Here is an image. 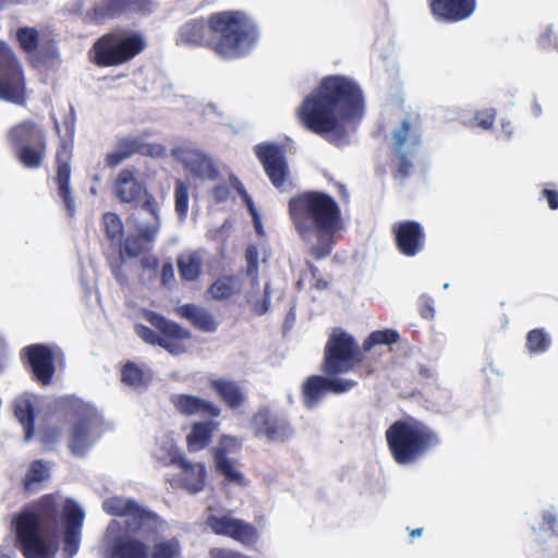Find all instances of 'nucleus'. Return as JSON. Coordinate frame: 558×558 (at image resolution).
<instances>
[{
	"mask_svg": "<svg viewBox=\"0 0 558 558\" xmlns=\"http://www.w3.org/2000/svg\"><path fill=\"white\" fill-rule=\"evenodd\" d=\"M102 225L107 238L111 242L120 241L123 235V223L114 213H106L102 216Z\"/></svg>",
	"mask_w": 558,
	"mask_h": 558,
	"instance_id": "obj_40",
	"label": "nucleus"
},
{
	"mask_svg": "<svg viewBox=\"0 0 558 558\" xmlns=\"http://www.w3.org/2000/svg\"><path fill=\"white\" fill-rule=\"evenodd\" d=\"M433 17L441 23L454 24L468 20L476 10V0H427Z\"/></svg>",
	"mask_w": 558,
	"mask_h": 558,
	"instance_id": "obj_23",
	"label": "nucleus"
},
{
	"mask_svg": "<svg viewBox=\"0 0 558 558\" xmlns=\"http://www.w3.org/2000/svg\"><path fill=\"white\" fill-rule=\"evenodd\" d=\"M144 318L154 327L151 329L142 324L135 326L136 335L145 343L160 347L172 355L187 351L186 343L192 338L189 329L154 311H145Z\"/></svg>",
	"mask_w": 558,
	"mask_h": 558,
	"instance_id": "obj_9",
	"label": "nucleus"
},
{
	"mask_svg": "<svg viewBox=\"0 0 558 558\" xmlns=\"http://www.w3.org/2000/svg\"><path fill=\"white\" fill-rule=\"evenodd\" d=\"M364 96L359 84L343 75L324 77L296 110L299 122L330 144H347L364 116Z\"/></svg>",
	"mask_w": 558,
	"mask_h": 558,
	"instance_id": "obj_1",
	"label": "nucleus"
},
{
	"mask_svg": "<svg viewBox=\"0 0 558 558\" xmlns=\"http://www.w3.org/2000/svg\"><path fill=\"white\" fill-rule=\"evenodd\" d=\"M208 291L215 300L229 299L234 293V278L232 276L219 278L211 283Z\"/></svg>",
	"mask_w": 558,
	"mask_h": 558,
	"instance_id": "obj_41",
	"label": "nucleus"
},
{
	"mask_svg": "<svg viewBox=\"0 0 558 558\" xmlns=\"http://www.w3.org/2000/svg\"><path fill=\"white\" fill-rule=\"evenodd\" d=\"M421 143V134L408 120H403L399 128L392 132V154L395 157V179L408 178L413 168L411 158Z\"/></svg>",
	"mask_w": 558,
	"mask_h": 558,
	"instance_id": "obj_16",
	"label": "nucleus"
},
{
	"mask_svg": "<svg viewBox=\"0 0 558 558\" xmlns=\"http://www.w3.org/2000/svg\"><path fill=\"white\" fill-rule=\"evenodd\" d=\"M177 313L182 318L189 320L194 328L203 332H214L217 330L218 323L213 314L204 307L187 303L179 306Z\"/></svg>",
	"mask_w": 558,
	"mask_h": 558,
	"instance_id": "obj_28",
	"label": "nucleus"
},
{
	"mask_svg": "<svg viewBox=\"0 0 558 558\" xmlns=\"http://www.w3.org/2000/svg\"><path fill=\"white\" fill-rule=\"evenodd\" d=\"M171 462L181 469V483L187 492L196 494L204 489L206 483V468L204 463L189 462L180 453L173 454Z\"/></svg>",
	"mask_w": 558,
	"mask_h": 558,
	"instance_id": "obj_25",
	"label": "nucleus"
},
{
	"mask_svg": "<svg viewBox=\"0 0 558 558\" xmlns=\"http://www.w3.org/2000/svg\"><path fill=\"white\" fill-rule=\"evenodd\" d=\"M395 244L399 253L413 257L425 246V231L423 226L414 220H403L392 226Z\"/></svg>",
	"mask_w": 558,
	"mask_h": 558,
	"instance_id": "obj_22",
	"label": "nucleus"
},
{
	"mask_svg": "<svg viewBox=\"0 0 558 558\" xmlns=\"http://www.w3.org/2000/svg\"><path fill=\"white\" fill-rule=\"evenodd\" d=\"M113 274L119 281L122 282L124 280V276L122 275V271H121V266H117L116 268H113Z\"/></svg>",
	"mask_w": 558,
	"mask_h": 558,
	"instance_id": "obj_58",
	"label": "nucleus"
},
{
	"mask_svg": "<svg viewBox=\"0 0 558 558\" xmlns=\"http://www.w3.org/2000/svg\"><path fill=\"white\" fill-rule=\"evenodd\" d=\"M128 5L129 0H101L88 11V16L94 22L114 19L124 13Z\"/></svg>",
	"mask_w": 558,
	"mask_h": 558,
	"instance_id": "obj_32",
	"label": "nucleus"
},
{
	"mask_svg": "<svg viewBox=\"0 0 558 558\" xmlns=\"http://www.w3.org/2000/svg\"><path fill=\"white\" fill-rule=\"evenodd\" d=\"M544 520L546 521V523L548 524V526L554 530V526H555V523H556V518L555 515L550 514V513H547L545 517H544Z\"/></svg>",
	"mask_w": 558,
	"mask_h": 558,
	"instance_id": "obj_56",
	"label": "nucleus"
},
{
	"mask_svg": "<svg viewBox=\"0 0 558 558\" xmlns=\"http://www.w3.org/2000/svg\"><path fill=\"white\" fill-rule=\"evenodd\" d=\"M146 47V39L140 32L116 27L95 40L88 59L98 68L120 66L132 61Z\"/></svg>",
	"mask_w": 558,
	"mask_h": 558,
	"instance_id": "obj_7",
	"label": "nucleus"
},
{
	"mask_svg": "<svg viewBox=\"0 0 558 558\" xmlns=\"http://www.w3.org/2000/svg\"><path fill=\"white\" fill-rule=\"evenodd\" d=\"M320 369L330 377L350 372L366 377L375 372V365L351 333L342 328H335L325 343Z\"/></svg>",
	"mask_w": 558,
	"mask_h": 558,
	"instance_id": "obj_6",
	"label": "nucleus"
},
{
	"mask_svg": "<svg viewBox=\"0 0 558 558\" xmlns=\"http://www.w3.org/2000/svg\"><path fill=\"white\" fill-rule=\"evenodd\" d=\"M84 512L72 499L46 494L13 519L16 544L25 558H48L52 541L64 530L65 549L77 550Z\"/></svg>",
	"mask_w": 558,
	"mask_h": 558,
	"instance_id": "obj_2",
	"label": "nucleus"
},
{
	"mask_svg": "<svg viewBox=\"0 0 558 558\" xmlns=\"http://www.w3.org/2000/svg\"><path fill=\"white\" fill-rule=\"evenodd\" d=\"M230 185L239 193V195L243 198L245 202L247 208L252 213L253 216H257L254 203L252 201V197L248 195L246 189L244 187L243 183L239 180L238 177L234 174H231L229 178Z\"/></svg>",
	"mask_w": 558,
	"mask_h": 558,
	"instance_id": "obj_46",
	"label": "nucleus"
},
{
	"mask_svg": "<svg viewBox=\"0 0 558 558\" xmlns=\"http://www.w3.org/2000/svg\"><path fill=\"white\" fill-rule=\"evenodd\" d=\"M158 232V226H147L140 230L138 234L129 235L121 245V254L128 257H137L144 251L143 242H150Z\"/></svg>",
	"mask_w": 558,
	"mask_h": 558,
	"instance_id": "obj_31",
	"label": "nucleus"
},
{
	"mask_svg": "<svg viewBox=\"0 0 558 558\" xmlns=\"http://www.w3.org/2000/svg\"><path fill=\"white\" fill-rule=\"evenodd\" d=\"M400 339L399 333L393 329H384L376 330L368 335V337L363 341L362 348L364 354L367 355L368 352L375 347L379 344H393L397 343Z\"/></svg>",
	"mask_w": 558,
	"mask_h": 558,
	"instance_id": "obj_38",
	"label": "nucleus"
},
{
	"mask_svg": "<svg viewBox=\"0 0 558 558\" xmlns=\"http://www.w3.org/2000/svg\"><path fill=\"white\" fill-rule=\"evenodd\" d=\"M143 204L142 208L149 213L154 219L153 226H160V218H159V206L155 197L148 193L147 191L143 194Z\"/></svg>",
	"mask_w": 558,
	"mask_h": 558,
	"instance_id": "obj_45",
	"label": "nucleus"
},
{
	"mask_svg": "<svg viewBox=\"0 0 558 558\" xmlns=\"http://www.w3.org/2000/svg\"><path fill=\"white\" fill-rule=\"evenodd\" d=\"M418 313L424 319H433L435 316L434 300L427 295L422 294L417 301Z\"/></svg>",
	"mask_w": 558,
	"mask_h": 558,
	"instance_id": "obj_47",
	"label": "nucleus"
},
{
	"mask_svg": "<svg viewBox=\"0 0 558 558\" xmlns=\"http://www.w3.org/2000/svg\"><path fill=\"white\" fill-rule=\"evenodd\" d=\"M142 265L144 268H149L151 270H156L159 266V260L156 256H149V257H145L142 260Z\"/></svg>",
	"mask_w": 558,
	"mask_h": 558,
	"instance_id": "obj_54",
	"label": "nucleus"
},
{
	"mask_svg": "<svg viewBox=\"0 0 558 558\" xmlns=\"http://www.w3.org/2000/svg\"><path fill=\"white\" fill-rule=\"evenodd\" d=\"M508 125H510V123L502 124V129L506 130V133L511 134V131H509V126Z\"/></svg>",
	"mask_w": 558,
	"mask_h": 558,
	"instance_id": "obj_62",
	"label": "nucleus"
},
{
	"mask_svg": "<svg viewBox=\"0 0 558 558\" xmlns=\"http://www.w3.org/2000/svg\"><path fill=\"white\" fill-rule=\"evenodd\" d=\"M113 558H148L147 546L136 538H125L114 546Z\"/></svg>",
	"mask_w": 558,
	"mask_h": 558,
	"instance_id": "obj_36",
	"label": "nucleus"
},
{
	"mask_svg": "<svg viewBox=\"0 0 558 558\" xmlns=\"http://www.w3.org/2000/svg\"><path fill=\"white\" fill-rule=\"evenodd\" d=\"M206 525L216 535L232 538L245 546H254L259 538L255 525L232 517L231 512L209 514L206 519Z\"/></svg>",
	"mask_w": 558,
	"mask_h": 558,
	"instance_id": "obj_17",
	"label": "nucleus"
},
{
	"mask_svg": "<svg viewBox=\"0 0 558 558\" xmlns=\"http://www.w3.org/2000/svg\"><path fill=\"white\" fill-rule=\"evenodd\" d=\"M210 389L220 401L231 410L242 408L246 402V395L239 383L226 378H217L209 381Z\"/></svg>",
	"mask_w": 558,
	"mask_h": 558,
	"instance_id": "obj_27",
	"label": "nucleus"
},
{
	"mask_svg": "<svg viewBox=\"0 0 558 558\" xmlns=\"http://www.w3.org/2000/svg\"><path fill=\"white\" fill-rule=\"evenodd\" d=\"M14 415L24 427L25 440H31L35 433V407L29 397H19L13 403Z\"/></svg>",
	"mask_w": 558,
	"mask_h": 558,
	"instance_id": "obj_30",
	"label": "nucleus"
},
{
	"mask_svg": "<svg viewBox=\"0 0 558 558\" xmlns=\"http://www.w3.org/2000/svg\"><path fill=\"white\" fill-rule=\"evenodd\" d=\"M211 194L216 203H223L230 196V187L227 183L217 184L213 187Z\"/></svg>",
	"mask_w": 558,
	"mask_h": 558,
	"instance_id": "obj_50",
	"label": "nucleus"
},
{
	"mask_svg": "<svg viewBox=\"0 0 558 558\" xmlns=\"http://www.w3.org/2000/svg\"><path fill=\"white\" fill-rule=\"evenodd\" d=\"M495 120L496 111L494 109H485L476 112L475 114L476 124L484 130L492 129L495 123Z\"/></svg>",
	"mask_w": 558,
	"mask_h": 558,
	"instance_id": "obj_48",
	"label": "nucleus"
},
{
	"mask_svg": "<svg viewBox=\"0 0 558 558\" xmlns=\"http://www.w3.org/2000/svg\"><path fill=\"white\" fill-rule=\"evenodd\" d=\"M160 280L162 286L168 287L174 281V270L171 263H165L161 267Z\"/></svg>",
	"mask_w": 558,
	"mask_h": 558,
	"instance_id": "obj_51",
	"label": "nucleus"
},
{
	"mask_svg": "<svg viewBox=\"0 0 558 558\" xmlns=\"http://www.w3.org/2000/svg\"><path fill=\"white\" fill-rule=\"evenodd\" d=\"M420 374H421L422 376H424V377H430V376H432L430 371H429V369H427V368H421Z\"/></svg>",
	"mask_w": 558,
	"mask_h": 558,
	"instance_id": "obj_61",
	"label": "nucleus"
},
{
	"mask_svg": "<svg viewBox=\"0 0 558 558\" xmlns=\"http://www.w3.org/2000/svg\"><path fill=\"white\" fill-rule=\"evenodd\" d=\"M508 125H510V123L502 124V129L506 130V133L511 134V131H509V126Z\"/></svg>",
	"mask_w": 558,
	"mask_h": 558,
	"instance_id": "obj_63",
	"label": "nucleus"
},
{
	"mask_svg": "<svg viewBox=\"0 0 558 558\" xmlns=\"http://www.w3.org/2000/svg\"><path fill=\"white\" fill-rule=\"evenodd\" d=\"M258 32L254 22L241 11H222L207 22L192 20L181 26L178 44L207 46L225 59L244 57L255 45Z\"/></svg>",
	"mask_w": 558,
	"mask_h": 558,
	"instance_id": "obj_3",
	"label": "nucleus"
},
{
	"mask_svg": "<svg viewBox=\"0 0 558 558\" xmlns=\"http://www.w3.org/2000/svg\"><path fill=\"white\" fill-rule=\"evenodd\" d=\"M190 183L178 179L174 182V210L180 220H185L189 214Z\"/></svg>",
	"mask_w": 558,
	"mask_h": 558,
	"instance_id": "obj_37",
	"label": "nucleus"
},
{
	"mask_svg": "<svg viewBox=\"0 0 558 558\" xmlns=\"http://www.w3.org/2000/svg\"><path fill=\"white\" fill-rule=\"evenodd\" d=\"M423 533V529L422 527H417V529H414L410 532V536L411 538H414V537H418L421 536Z\"/></svg>",
	"mask_w": 558,
	"mask_h": 558,
	"instance_id": "obj_60",
	"label": "nucleus"
},
{
	"mask_svg": "<svg viewBox=\"0 0 558 558\" xmlns=\"http://www.w3.org/2000/svg\"><path fill=\"white\" fill-rule=\"evenodd\" d=\"M385 436L393 460L401 465L415 463L440 444L430 426L410 415L395 421Z\"/></svg>",
	"mask_w": 558,
	"mask_h": 558,
	"instance_id": "obj_5",
	"label": "nucleus"
},
{
	"mask_svg": "<svg viewBox=\"0 0 558 558\" xmlns=\"http://www.w3.org/2000/svg\"><path fill=\"white\" fill-rule=\"evenodd\" d=\"M9 142L19 161L27 169L41 167L47 154L44 130L33 120L22 121L8 133Z\"/></svg>",
	"mask_w": 558,
	"mask_h": 558,
	"instance_id": "obj_10",
	"label": "nucleus"
},
{
	"mask_svg": "<svg viewBox=\"0 0 558 558\" xmlns=\"http://www.w3.org/2000/svg\"><path fill=\"white\" fill-rule=\"evenodd\" d=\"M138 171L128 167L117 174L113 181V193L120 203L134 204L142 201L146 192L145 183L137 178Z\"/></svg>",
	"mask_w": 558,
	"mask_h": 558,
	"instance_id": "obj_24",
	"label": "nucleus"
},
{
	"mask_svg": "<svg viewBox=\"0 0 558 558\" xmlns=\"http://www.w3.org/2000/svg\"><path fill=\"white\" fill-rule=\"evenodd\" d=\"M121 381L128 386L138 387L144 383V373L134 362H126L121 369Z\"/></svg>",
	"mask_w": 558,
	"mask_h": 558,
	"instance_id": "obj_42",
	"label": "nucleus"
},
{
	"mask_svg": "<svg viewBox=\"0 0 558 558\" xmlns=\"http://www.w3.org/2000/svg\"><path fill=\"white\" fill-rule=\"evenodd\" d=\"M314 287L316 289H318V290H325V289L328 288V281L325 280V279L319 278V279L316 280Z\"/></svg>",
	"mask_w": 558,
	"mask_h": 558,
	"instance_id": "obj_55",
	"label": "nucleus"
},
{
	"mask_svg": "<svg viewBox=\"0 0 558 558\" xmlns=\"http://www.w3.org/2000/svg\"><path fill=\"white\" fill-rule=\"evenodd\" d=\"M0 99L24 105L26 78L23 65L13 48L0 40Z\"/></svg>",
	"mask_w": 558,
	"mask_h": 558,
	"instance_id": "obj_14",
	"label": "nucleus"
},
{
	"mask_svg": "<svg viewBox=\"0 0 558 558\" xmlns=\"http://www.w3.org/2000/svg\"><path fill=\"white\" fill-rule=\"evenodd\" d=\"M254 153L275 189L286 193L295 187L286 157V148L282 145L260 143L255 145Z\"/></svg>",
	"mask_w": 558,
	"mask_h": 558,
	"instance_id": "obj_15",
	"label": "nucleus"
},
{
	"mask_svg": "<svg viewBox=\"0 0 558 558\" xmlns=\"http://www.w3.org/2000/svg\"><path fill=\"white\" fill-rule=\"evenodd\" d=\"M550 345L548 335L541 328L529 331L526 336V349L531 353L545 352Z\"/></svg>",
	"mask_w": 558,
	"mask_h": 558,
	"instance_id": "obj_39",
	"label": "nucleus"
},
{
	"mask_svg": "<svg viewBox=\"0 0 558 558\" xmlns=\"http://www.w3.org/2000/svg\"><path fill=\"white\" fill-rule=\"evenodd\" d=\"M545 198L551 210L558 209V191L544 189L541 193V199Z\"/></svg>",
	"mask_w": 558,
	"mask_h": 558,
	"instance_id": "obj_52",
	"label": "nucleus"
},
{
	"mask_svg": "<svg viewBox=\"0 0 558 558\" xmlns=\"http://www.w3.org/2000/svg\"><path fill=\"white\" fill-rule=\"evenodd\" d=\"M59 436V430L57 428L44 430L41 434V440L44 442H53Z\"/></svg>",
	"mask_w": 558,
	"mask_h": 558,
	"instance_id": "obj_53",
	"label": "nucleus"
},
{
	"mask_svg": "<svg viewBox=\"0 0 558 558\" xmlns=\"http://www.w3.org/2000/svg\"><path fill=\"white\" fill-rule=\"evenodd\" d=\"M21 357L28 365L35 381L41 386L51 384L56 365L54 354L48 345L41 343L27 345L22 349Z\"/></svg>",
	"mask_w": 558,
	"mask_h": 558,
	"instance_id": "obj_20",
	"label": "nucleus"
},
{
	"mask_svg": "<svg viewBox=\"0 0 558 558\" xmlns=\"http://www.w3.org/2000/svg\"><path fill=\"white\" fill-rule=\"evenodd\" d=\"M550 35H551V32H550V31H548V32L544 33V34L541 36V38H539V43H541V45H542V46H546V44H548V43H549V40H550Z\"/></svg>",
	"mask_w": 558,
	"mask_h": 558,
	"instance_id": "obj_57",
	"label": "nucleus"
},
{
	"mask_svg": "<svg viewBox=\"0 0 558 558\" xmlns=\"http://www.w3.org/2000/svg\"><path fill=\"white\" fill-rule=\"evenodd\" d=\"M356 385L357 383L353 379L312 375L306 378L302 386L303 402L306 408L312 409L318 404L326 393H344Z\"/></svg>",
	"mask_w": 558,
	"mask_h": 558,
	"instance_id": "obj_18",
	"label": "nucleus"
},
{
	"mask_svg": "<svg viewBox=\"0 0 558 558\" xmlns=\"http://www.w3.org/2000/svg\"><path fill=\"white\" fill-rule=\"evenodd\" d=\"M181 280L195 281L202 274V257L197 252L182 254L177 259Z\"/></svg>",
	"mask_w": 558,
	"mask_h": 558,
	"instance_id": "obj_34",
	"label": "nucleus"
},
{
	"mask_svg": "<svg viewBox=\"0 0 558 558\" xmlns=\"http://www.w3.org/2000/svg\"><path fill=\"white\" fill-rule=\"evenodd\" d=\"M171 402L182 415H199L207 418V421L194 423L186 436L189 451L196 452L205 449L211 442L213 435L218 428V422L213 420L220 416L221 409L211 401L187 393L172 396Z\"/></svg>",
	"mask_w": 558,
	"mask_h": 558,
	"instance_id": "obj_8",
	"label": "nucleus"
},
{
	"mask_svg": "<svg viewBox=\"0 0 558 558\" xmlns=\"http://www.w3.org/2000/svg\"><path fill=\"white\" fill-rule=\"evenodd\" d=\"M73 422L69 432L68 447L72 454L82 457L100 437L102 420L98 411L78 399L70 400Z\"/></svg>",
	"mask_w": 558,
	"mask_h": 558,
	"instance_id": "obj_11",
	"label": "nucleus"
},
{
	"mask_svg": "<svg viewBox=\"0 0 558 558\" xmlns=\"http://www.w3.org/2000/svg\"><path fill=\"white\" fill-rule=\"evenodd\" d=\"M15 40L31 68L51 70L60 63L58 44L51 35L40 34L33 26H22L16 29Z\"/></svg>",
	"mask_w": 558,
	"mask_h": 558,
	"instance_id": "obj_13",
	"label": "nucleus"
},
{
	"mask_svg": "<svg viewBox=\"0 0 558 558\" xmlns=\"http://www.w3.org/2000/svg\"><path fill=\"white\" fill-rule=\"evenodd\" d=\"M183 163L185 169L197 178L216 180L219 177V171L214 161L202 151H191Z\"/></svg>",
	"mask_w": 558,
	"mask_h": 558,
	"instance_id": "obj_29",
	"label": "nucleus"
},
{
	"mask_svg": "<svg viewBox=\"0 0 558 558\" xmlns=\"http://www.w3.org/2000/svg\"><path fill=\"white\" fill-rule=\"evenodd\" d=\"M251 424L256 437L266 438L271 442H283L292 435L289 422L266 407L253 414Z\"/></svg>",
	"mask_w": 558,
	"mask_h": 558,
	"instance_id": "obj_21",
	"label": "nucleus"
},
{
	"mask_svg": "<svg viewBox=\"0 0 558 558\" xmlns=\"http://www.w3.org/2000/svg\"><path fill=\"white\" fill-rule=\"evenodd\" d=\"M64 134H60V125L56 121L54 129L59 135V143L56 149V175L54 183L58 187V195L62 199L70 217L75 214V202L70 186L71 161L74 149L75 124L71 118H65L62 122Z\"/></svg>",
	"mask_w": 558,
	"mask_h": 558,
	"instance_id": "obj_12",
	"label": "nucleus"
},
{
	"mask_svg": "<svg viewBox=\"0 0 558 558\" xmlns=\"http://www.w3.org/2000/svg\"><path fill=\"white\" fill-rule=\"evenodd\" d=\"M288 211L302 241L316 238L310 254L317 260L330 255L336 233L342 228L341 209L335 198L324 192L306 191L289 201Z\"/></svg>",
	"mask_w": 558,
	"mask_h": 558,
	"instance_id": "obj_4",
	"label": "nucleus"
},
{
	"mask_svg": "<svg viewBox=\"0 0 558 558\" xmlns=\"http://www.w3.org/2000/svg\"><path fill=\"white\" fill-rule=\"evenodd\" d=\"M135 154L162 158L166 156V148L159 143H146L141 137H122L117 142V148L106 155L105 165L116 168Z\"/></svg>",
	"mask_w": 558,
	"mask_h": 558,
	"instance_id": "obj_19",
	"label": "nucleus"
},
{
	"mask_svg": "<svg viewBox=\"0 0 558 558\" xmlns=\"http://www.w3.org/2000/svg\"><path fill=\"white\" fill-rule=\"evenodd\" d=\"M214 462L216 471L229 483L244 485L245 478L241 471L236 470L232 459L226 456L225 449H214Z\"/></svg>",
	"mask_w": 558,
	"mask_h": 558,
	"instance_id": "obj_33",
	"label": "nucleus"
},
{
	"mask_svg": "<svg viewBox=\"0 0 558 558\" xmlns=\"http://www.w3.org/2000/svg\"><path fill=\"white\" fill-rule=\"evenodd\" d=\"M241 448V442L236 437L222 435L219 441V446L215 449H225L226 456L230 451H236Z\"/></svg>",
	"mask_w": 558,
	"mask_h": 558,
	"instance_id": "obj_49",
	"label": "nucleus"
},
{
	"mask_svg": "<svg viewBox=\"0 0 558 558\" xmlns=\"http://www.w3.org/2000/svg\"><path fill=\"white\" fill-rule=\"evenodd\" d=\"M508 125H510V123L502 124V129L506 130V133L511 134V131H509V126Z\"/></svg>",
	"mask_w": 558,
	"mask_h": 558,
	"instance_id": "obj_64",
	"label": "nucleus"
},
{
	"mask_svg": "<svg viewBox=\"0 0 558 558\" xmlns=\"http://www.w3.org/2000/svg\"><path fill=\"white\" fill-rule=\"evenodd\" d=\"M179 544L177 541H166L155 544L153 553L148 558H177L179 555Z\"/></svg>",
	"mask_w": 558,
	"mask_h": 558,
	"instance_id": "obj_43",
	"label": "nucleus"
},
{
	"mask_svg": "<svg viewBox=\"0 0 558 558\" xmlns=\"http://www.w3.org/2000/svg\"><path fill=\"white\" fill-rule=\"evenodd\" d=\"M102 509L107 514L114 517H126L137 524H143L153 514L142 508L136 501L122 497H110L102 502Z\"/></svg>",
	"mask_w": 558,
	"mask_h": 558,
	"instance_id": "obj_26",
	"label": "nucleus"
},
{
	"mask_svg": "<svg viewBox=\"0 0 558 558\" xmlns=\"http://www.w3.org/2000/svg\"><path fill=\"white\" fill-rule=\"evenodd\" d=\"M258 256L259 252L257 246L251 244L245 250V259L247 264L246 274L254 281L258 279Z\"/></svg>",
	"mask_w": 558,
	"mask_h": 558,
	"instance_id": "obj_44",
	"label": "nucleus"
},
{
	"mask_svg": "<svg viewBox=\"0 0 558 558\" xmlns=\"http://www.w3.org/2000/svg\"><path fill=\"white\" fill-rule=\"evenodd\" d=\"M307 267H308V270H310L312 277L315 279L317 277V275H318L317 267L315 265L311 264V263L307 264Z\"/></svg>",
	"mask_w": 558,
	"mask_h": 558,
	"instance_id": "obj_59",
	"label": "nucleus"
},
{
	"mask_svg": "<svg viewBox=\"0 0 558 558\" xmlns=\"http://www.w3.org/2000/svg\"><path fill=\"white\" fill-rule=\"evenodd\" d=\"M48 477L49 469L45 462L43 460H34L23 478L24 492L28 494L37 492L41 483L48 480Z\"/></svg>",
	"mask_w": 558,
	"mask_h": 558,
	"instance_id": "obj_35",
	"label": "nucleus"
}]
</instances>
